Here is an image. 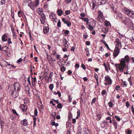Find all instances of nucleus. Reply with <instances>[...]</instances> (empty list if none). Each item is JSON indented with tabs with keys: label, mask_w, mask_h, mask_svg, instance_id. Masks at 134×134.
Segmentation results:
<instances>
[{
	"label": "nucleus",
	"mask_w": 134,
	"mask_h": 134,
	"mask_svg": "<svg viewBox=\"0 0 134 134\" xmlns=\"http://www.w3.org/2000/svg\"><path fill=\"white\" fill-rule=\"evenodd\" d=\"M97 117L98 119V120H99L101 119L100 113L97 114Z\"/></svg>",
	"instance_id": "obj_31"
},
{
	"label": "nucleus",
	"mask_w": 134,
	"mask_h": 134,
	"mask_svg": "<svg viewBox=\"0 0 134 134\" xmlns=\"http://www.w3.org/2000/svg\"><path fill=\"white\" fill-rule=\"evenodd\" d=\"M115 118L116 119V120L118 121H120V118L117 116H115Z\"/></svg>",
	"instance_id": "obj_42"
},
{
	"label": "nucleus",
	"mask_w": 134,
	"mask_h": 134,
	"mask_svg": "<svg viewBox=\"0 0 134 134\" xmlns=\"http://www.w3.org/2000/svg\"><path fill=\"white\" fill-rule=\"evenodd\" d=\"M18 15L20 18L22 17L23 15L21 11H19L18 13Z\"/></svg>",
	"instance_id": "obj_23"
},
{
	"label": "nucleus",
	"mask_w": 134,
	"mask_h": 134,
	"mask_svg": "<svg viewBox=\"0 0 134 134\" xmlns=\"http://www.w3.org/2000/svg\"><path fill=\"white\" fill-rule=\"evenodd\" d=\"M81 67L84 70H85L86 69V67H85V66L84 65V64H81Z\"/></svg>",
	"instance_id": "obj_52"
},
{
	"label": "nucleus",
	"mask_w": 134,
	"mask_h": 134,
	"mask_svg": "<svg viewBox=\"0 0 134 134\" xmlns=\"http://www.w3.org/2000/svg\"><path fill=\"white\" fill-rule=\"evenodd\" d=\"M88 26V28L91 31H93L94 29L93 27L90 25H87Z\"/></svg>",
	"instance_id": "obj_22"
},
{
	"label": "nucleus",
	"mask_w": 134,
	"mask_h": 134,
	"mask_svg": "<svg viewBox=\"0 0 134 134\" xmlns=\"http://www.w3.org/2000/svg\"><path fill=\"white\" fill-rule=\"evenodd\" d=\"M51 124L52 126H55L56 127L58 126L59 125L58 123L56 124L55 122L53 121H51Z\"/></svg>",
	"instance_id": "obj_20"
},
{
	"label": "nucleus",
	"mask_w": 134,
	"mask_h": 134,
	"mask_svg": "<svg viewBox=\"0 0 134 134\" xmlns=\"http://www.w3.org/2000/svg\"><path fill=\"white\" fill-rule=\"evenodd\" d=\"M56 114V113H52V114L51 115V118L52 120H54L55 119V116Z\"/></svg>",
	"instance_id": "obj_19"
},
{
	"label": "nucleus",
	"mask_w": 134,
	"mask_h": 134,
	"mask_svg": "<svg viewBox=\"0 0 134 134\" xmlns=\"http://www.w3.org/2000/svg\"><path fill=\"white\" fill-rule=\"evenodd\" d=\"M53 22H55V23H56L58 21V19H57V18H55L53 19L52 20Z\"/></svg>",
	"instance_id": "obj_53"
},
{
	"label": "nucleus",
	"mask_w": 134,
	"mask_h": 134,
	"mask_svg": "<svg viewBox=\"0 0 134 134\" xmlns=\"http://www.w3.org/2000/svg\"><path fill=\"white\" fill-rule=\"evenodd\" d=\"M77 115H78V116H80V110H77Z\"/></svg>",
	"instance_id": "obj_60"
},
{
	"label": "nucleus",
	"mask_w": 134,
	"mask_h": 134,
	"mask_svg": "<svg viewBox=\"0 0 134 134\" xmlns=\"http://www.w3.org/2000/svg\"><path fill=\"white\" fill-rule=\"evenodd\" d=\"M53 72H50V74L49 75L48 77V79H49V78L51 79L53 75Z\"/></svg>",
	"instance_id": "obj_32"
},
{
	"label": "nucleus",
	"mask_w": 134,
	"mask_h": 134,
	"mask_svg": "<svg viewBox=\"0 0 134 134\" xmlns=\"http://www.w3.org/2000/svg\"><path fill=\"white\" fill-rule=\"evenodd\" d=\"M27 82H28V83H29L30 85H31V82H30V79L29 77L27 79Z\"/></svg>",
	"instance_id": "obj_58"
},
{
	"label": "nucleus",
	"mask_w": 134,
	"mask_h": 134,
	"mask_svg": "<svg viewBox=\"0 0 134 134\" xmlns=\"http://www.w3.org/2000/svg\"><path fill=\"white\" fill-rule=\"evenodd\" d=\"M21 124L23 126H26L28 124V122L27 120L24 119L21 121Z\"/></svg>",
	"instance_id": "obj_10"
},
{
	"label": "nucleus",
	"mask_w": 134,
	"mask_h": 134,
	"mask_svg": "<svg viewBox=\"0 0 134 134\" xmlns=\"http://www.w3.org/2000/svg\"><path fill=\"white\" fill-rule=\"evenodd\" d=\"M63 42L64 43V46L65 47L68 48V45L67 44L68 41L66 40V38H65L63 40Z\"/></svg>",
	"instance_id": "obj_16"
},
{
	"label": "nucleus",
	"mask_w": 134,
	"mask_h": 134,
	"mask_svg": "<svg viewBox=\"0 0 134 134\" xmlns=\"http://www.w3.org/2000/svg\"><path fill=\"white\" fill-rule=\"evenodd\" d=\"M98 15L97 17V20L100 22H102L104 20V18L103 16V14L102 12L99 10L98 12Z\"/></svg>",
	"instance_id": "obj_5"
},
{
	"label": "nucleus",
	"mask_w": 134,
	"mask_h": 134,
	"mask_svg": "<svg viewBox=\"0 0 134 134\" xmlns=\"http://www.w3.org/2000/svg\"><path fill=\"white\" fill-rule=\"evenodd\" d=\"M82 19L84 20V21H86L87 22V24L88 25V19L87 18H82Z\"/></svg>",
	"instance_id": "obj_40"
},
{
	"label": "nucleus",
	"mask_w": 134,
	"mask_h": 134,
	"mask_svg": "<svg viewBox=\"0 0 134 134\" xmlns=\"http://www.w3.org/2000/svg\"><path fill=\"white\" fill-rule=\"evenodd\" d=\"M1 5L4 4L5 3V0H1Z\"/></svg>",
	"instance_id": "obj_39"
},
{
	"label": "nucleus",
	"mask_w": 134,
	"mask_h": 134,
	"mask_svg": "<svg viewBox=\"0 0 134 134\" xmlns=\"http://www.w3.org/2000/svg\"><path fill=\"white\" fill-rule=\"evenodd\" d=\"M57 107H58V108L59 109L61 108L62 107V104L61 103H59L57 105Z\"/></svg>",
	"instance_id": "obj_36"
},
{
	"label": "nucleus",
	"mask_w": 134,
	"mask_h": 134,
	"mask_svg": "<svg viewBox=\"0 0 134 134\" xmlns=\"http://www.w3.org/2000/svg\"><path fill=\"white\" fill-rule=\"evenodd\" d=\"M35 2L36 7L39 4V0H35Z\"/></svg>",
	"instance_id": "obj_37"
},
{
	"label": "nucleus",
	"mask_w": 134,
	"mask_h": 134,
	"mask_svg": "<svg viewBox=\"0 0 134 134\" xmlns=\"http://www.w3.org/2000/svg\"><path fill=\"white\" fill-rule=\"evenodd\" d=\"M84 130V131H85V133H86L87 134H89L90 132H89V131L88 130V129L86 128H84L83 129Z\"/></svg>",
	"instance_id": "obj_25"
},
{
	"label": "nucleus",
	"mask_w": 134,
	"mask_h": 134,
	"mask_svg": "<svg viewBox=\"0 0 134 134\" xmlns=\"http://www.w3.org/2000/svg\"><path fill=\"white\" fill-rule=\"evenodd\" d=\"M105 82L104 83L106 86L111 85L112 82V80L108 76H106L105 77Z\"/></svg>",
	"instance_id": "obj_6"
},
{
	"label": "nucleus",
	"mask_w": 134,
	"mask_h": 134,
	"mask_svg": "<svg viewBox=\"0 0 134 134\" xmlns=\"http://www.w3.org/2000/svg\"><path fill=\"white\" fill-rule=\"evenodd\" d=\"M104 66L105 67V70H107V71H108V68H107V67L106 64H105V63H104Z\"/></svg>",
	"instance_id": "obj_59"
},
{
	"label": "nucleus",
	"mask_w": 134,
	"mask_h": 134,
	"mask_svg": "<svg viewBox=\"0 0 134 134\" xmlns=\"http://www.w3.org/2000/svg\"><path fill=\"white\" fill-rule=\"evenodd\" d=\"M37 11L38 14L41 15H44L43 14V12L42 11V8H40L38 9Z\"/></svg>",
	"instance_id": "obj_14"
},
{
	"label": "nucleus",
	"mask_w": 134,
	"mask_h": 134,
	"mask_svg": "<svg viewBox=\"0 0 134 134\" xmlns=\"http://www.w3.org/2000/svg\"><path fill=\"white\" fill-rule=\"evenodd\" d=\"M125 13L130 17H134V11L130 10L127 8L124 9Z\"/></svg>",
	"instance_id": "obj_4"
},
{
	"label": "nucleus",
	"mask_w": 134,
	"mask_h": 134,
	"mask_svg": "<svg viewBox=\"0 0 134 134\" xmlns=\"http://www.w3.org/2000/svg\"><path fill=\"white\" fill-rule=\"evenodd\" d=\"M7 42H8V44H10L12 43V42L10 40V38H9L8 39Z\"/></svg>",
	"instance_id": "obj_46"
},
{
	"label": "nucleus",
	"mask_w": 134,
	"mask_h": 134,
	"mask_svg": "<svg viewBox=\"0 0 134 134\" xmlns=\"http://www.w3.org/2000/svg\"><path fill=\"white\" fill-rule=\"evenodd\" d=\"M49 31V28L48 27L46 26L44 28L43 32L44 34L47 33Z\"/></svg>",
	"instance_id": "obj_15"
},
{
	"label": "nucleus",
	"mask_w": 134,
	"mask_h": 134,
	"mask_svg": "<svg viewBox=\"0 0 134 134\" xmlns=\"http://www.w3.org/2000/svg\"><path fill=\"white\" fill-rule=\"evenodd\" d=\"M128 80L129 81L130 84L131 86H132V82L131 80V77H130L128 78Z\"/></svg>",
	"instance_id": "obj_26"
},
{
	"label": "nucleus",
	"mask_w": 134,
	"mask_h": 134,
	"mask_svg": "<svg viewBox=\"0 0 134 134\" xmlns=\"http://www.w3.org/2000/svg\"><path fill=\"white\" fill-rule=\"evenodd\" d=\"M96 98H94L93 99H92L91 103V104L93 105V104L94 103H95L96 100Z\"/></svg>",
	"instance_id": "obj_34"
},
{
	"label": "nucleus",
	"mask_w": 134,
	"mask_h": 134,
	"mask_svg": "<svg viewBox=\"0 0 134 134\" xmlns=\"http://www.w3.org/2000/svg\"><path fill=\"white\" fill-rule=\"evenodd\" d=\"M116 16L117 17H119V18H120L121 19L122 18V17L123 16L122 14L121 13H118L116 14Z\"/></svg>",
	"instance_id": "obj_21"
},
{
	"label": "nucleus",
	"mask_w": 134,
	"mask_h": 134,
	"mask_svg": "<svg viewBox=\"0 0 134 134\" xmlns=\"http://www.w3.org/2000/svg\"><path fill=\"white\" fill-rule=\"evenodd\" d=\"M8 48V47H6V46H5L4 47H3L2 48L4 49H3L2 50L3 51H4L6 52V50Z\"/></svg>",
	"instance_id": "obj_44"
},
{
	"label": "nucleus",
	"mask_w": 134,
	"mask_h": 134,
	"mask_svg": "<svg viewBox=\"0 0 134 134\" xmlns=\"http://www.w3.org/2000/svg\"><path fill=\"white\" fill-rule=\"evenodd\" d=\"M121 20L125 25H128L129 23H130L133 24V23L131 21L130 19L125 16H123L122 18L121 19Z\"/></svg>",
	"instance_id": "obj_2"
},
{
	"label": "nucleus",
	"mask_w": 134,
	"mask_h": 134,
	"mask_svg": "<svg viewBox=\"0 0 134 134\" xmlns=\"http://www.w3.org/2000/svg\"><path fill=\"white\" fill-rule=\"evenodd\" d=\"M32 83L33 85L34 84V83H35V81L36 80V78L35 77L34 78L32 77Z\"/></svg>",
	"instance_id": "obj_28"
},
{
	"label": "nucleus",
	"mask_w": 134,
	"mask_h": 134,
	"mask_svg": "<svg viewBox=\"0 0 134 134\" xmlns=\"http://www.w3.org/2000/svg\"><path fill=\"white\" fill-rule=\"evenodd\" d=\"M70 13V11L69 10H66L65 11V14L68 15Z\"/></svg>",
	"instance_id": "obj_55"
},
{
	"label": "nucleus",
	"mask_w": 134,
	"mask_h": 134,
	"mask_svg": "<svg viewBox=\"0 0 134 134\" xmlns=\"http://www.w3.org/2000/svg\"><path fill=\"white\" fill-rule=\"evenodd\" d=\"M57 13L59 16H61L63 14V11L62 10L58 9L57 10Z\"/></svg>",
	"instance_id": "obj_18"
},
{
	"label": "nucleus",
	"mask_w": 134,
	"mask_h": 134,
	"mask_svg": "<svg viewBox=\"0 0 134 134\" xmlns=\"http://www.w3.org/2000/svg\"><path fill=\"white\" fill-rule=\"evenodd\" d=\"M25 90L26 91L28 92H29L30 88L28 86H27L26 87Z\"/></svg>",
	"instance_id": "obj_45"
},
{
	"label": "nucleus",
	"mask_w": 134,
	"mask_h": 134,
	"mask_svg": "<svg viewBox=\"0 0 134 134\" xmlns=\"http://www.w3.org/2000/svg\"><path fill=\"white\" fill-rule=\"evenodd\" d=\"M37 110L36 109H35L34 111V115L36 116H37Z\"/></svg>",
	"instance_id": "obj_41"
},
{
	"label": "nucleus",
	"mask_w": 134,
	"mask_h": 134,
	"mask_svg": "<svg viewBox=\"0 0 134 134\" xmlns=\"http://www.w3.org/2000/svg\"><path fill=\"white\" fill-rule=\"evenodd\" d=\"M126 105L127 107H128L130 106V104L128 102H127L126 103Z\"/></svg>",
	"instance_id": "obj_48"
},
{
	"label": "nucleus",
	"mask_w": 134,
	"mask_h": 134,
	"mask_svg": "<svg viewBox=\"0 0 134 134\" xmlns=\"http://www.w3.org/2000/svg\"><path fill=\"white\" fill-rule=\"evenodd\" d=\"M69 31L68 30H66L64 32V33L66 34H68L69 33Z\"/></svg>",
	"instance_id": "obj_63"
},
{
	"label": "nucleus",
	"mask_w": 134,
	"mask_h": 134,
	"mask_svg": "<svg viewBox=\"0 0 134 134\" xmlns=\"http://www.w3.org/2000/svg\"><path fill=\"white\" fill-rule=\"evenodd\" d=\"M123 87H126L127 86V84L126 83V82L124 81L123 82Z\"/></svg>",
	"instance_id": "obj_51"
},
{
	"label": "nucleus",
	"mask_w": 134,
	"mask_h": 134,
	"mask_svg": "<svg viewBox=\"0 0 134 134\" xmlns=\"http://www.w3.org/2000/svg\"><path fill=\"white\" fill-rule=\"evenodd\" d=\"M57 25L58 27H61V22L60 20H59L58 23H57Z\"/></svg>",
	"instance_id": "obj_38"
},
{
	"label": "nucleus",
	"mask_w": 134,
	"mask_h": 134,
	"mask_svg": "<svg viewBox=\"0 0 134 134\" xmlns=\"http://www.w3.org/2000/svg\"><path fill=\"white\" fill-rule=\"evenodd\" d=\"M23 60L21 58L19 59V60H17V62L18 63H19L21 62H22Z\"/></svg>",
	"instance_id": "obj_49"
},
{
	"label": "nucleus",
	"mask_w": 134,
	"mask_h": 134,
	"mask_svg": "<svg viewBox=\"0 0 134 134\" xmlns=\"http://www.w3.org/2000/svg\"><path fill=\"white\" fill-rule=\"evenodd\" d=\"M113 125L115 126V129H116L117 128L118 125L116 121L114 122H113Z\"/></svg>",
	"instance_id": "obj_35"
},
{
	"label": "nucleus",
	"mask_w": 134,
	"mask_h": 134,
	"mask_svg": "<svg viewBox=\"0 0 134 134\" xmlns=\"http://www.w3.org/2000/svg\"><path fill=\"white\" fill-rule=\"evenodd\" d=\"M113 53L114 57H116L119 54L120 52V49L118 47H116Z\"/></svg>",
	"instance_id": "obj_8"
},
{
	"label": "nucleus",
	"mask_w": 134,
	"mask_h": 134,
	"mask_svg": "<svg viewBox=\"0 0 134 134\" xmlns=\"http://www.w3.org/2000/svg\"><path fill=\"white\" fill-rule=\"evenodd\" d=\"M10 89L19 92L20 90V86L19 83L15 82L11 86Z\"/></svg>",
	"instance_id": "obj_3"
},
{
	"label": "nucleus",
	"mask_w": 134,
	"mask_h": 134,
	"mask_svg": "<svg viewBox=\"0 0 134 134\" xmlns=\"http://www.w3.org/2000/svg\"><path fill=\"white\" fill-rule=\"evenodd\" d=\"M120 87L119 85H117L115 87V89L116 90H119V89Z\"/></svg>",
	"instance_id": "obj_54"
},
{
	"label": "nucleus",
	"mask_w": 134,
	"mask_h": 134,
	"mask_svg": "<svg viewBox=\"0 0 134 134\" xmlns=\"http://www.w3.org/2000/svg\"><path fill=\"white\" fill-rule=\"evenodd\" d=\"M12 111L15 114H16V115L18 116V114L16 113V110H15L13 109L12 110Z\"/></svg>",
	"instance_id": "obj_43"
},
{
	"label": "nucleus",
	"mask_w": 134,
	"mask_h": 134,
	"mask_svg": "<svg viewBox=\"0 0 134 134\" xmlns=\"http://www.w3.org/2000/svg\"><path fill=\"white\" fill-rule=\"evenodd\" d=\"M131 108V110L132 112L133 113V114L134 115V108L133 107V106H132Z\"/></svg>",
	"instance_id": "obj_64"
},
{
	"label": "nucleus",
	"mask_w": 134,
	"mask_h": 134,
	"mask_svg": "<svg viewBox=\"0 0 134 134\" xmlns=\"http://www.w3.org/2000/svg\"><path fill=\"white\" fill-rule=\"evenodd\" d=\"M106 93V91L104 90H103L102 92V93L103 95H105Z\"/></svg>",
	"instance_id": "obj_47"
},
{
	"label": "nucleus",
	"mask_w": 134,
	"mask_h": 134,
	"mask_svg": "<svg viewBox=\"0 0 134 134\" xmlns=\"http://www.w3.org/2000/svg\"><path fill=\"white\" fill-rule=\"evenodd\" d=\"M105 45L106 47L107 48L109 49V50H110V49L108 45L107 44V43H105Z\"/></svg>",
	"instance_id": "obj_56"
},
{
	"label": "nucleus",
	"mask_w": 134,
	"mask_h": 134,
	"mask_svg": "<svg viewBox=\"0 0 134 134\" xmlns=\"http://www.w3.org/2000/svg\"><path fill=\"white\" fill-rule=\"evenodd\" d=\"M107 1L106 0H101L100 2V4H104L106 3Z\"/></svg>",
	"instance_id": "obj_29"
},
{
	"label": "nucleus",
	"mask_w": 134,
	"mask_h": 134,
	"mask_svg": "<svg viewBox=\"0 0 134 134\" xmlns=\"http://www.w3.org/2000/svg\"><path fill=\"white\" fill-rule=\"evenodd\" d=\"M23 111H26L27 107V106L26 105L23 104L20 107Z\"/></svg>",
	"instance_id": "obj_11"
},
{
	"label": "nucleus",
	"mask_w": 134,
	"mask_h": 134,
	"mask_svg": "<svg viewBox=\"0 0 134 134\" xmlns=\"http://www.w3.org/2000/svg\"><path fill=\"white\" fill-rule=\"evenodd\" d=\"M65 70V68L64 66H62L60 68V70L64 72Z\"/></svg>",
	"instance_id": "obj_33"
},
{
	"label": "nucleus",
	"mask_w": 134,
	"mask_h": 134,
	"mask_svg": "<svg viewBox=\"0 0 134 134\" xmlns=\"http://www.w3.org/2000/svg\"><path fill=\"white\" fill-rule=\"evenodd\" d=\"M115 42V45L117 46L121 47V43L119 38H116V39Z\"/></svg>",
	"instance_id": "obj_9"
},
{
	"label": "nucleus",
	"mask_w": 134,
	"mask_h": 134,
	"mask_svg": "<svg viewBox=\"0 0 134 134\" xmlns=\"http://www.w3.org/2000/svg\"><path fill=\"white\" fill-rule=\"evenodd\" d=\"M109 107H110L112 108L113 106V104L111 101H110L108 103Z\"/></svg>",
	"instance_id": "obj_30"
},
{
	"label": "nucleus",
	"mask_w": 134,
	"mask_h": 134,
	"mask_svg": "<svg viewBox=\"0 0 134 134\" xmlns=\"http://www.w3.org/2000/svg\"><path fill=\"white\" fill-rule=\"evenodd\" d=\"M66 24H67V26L68 27L69 26L71 25V23H70V22L69 21H68V22Z\"/></svg>",
	"instance_id": "obj_50"
},
{
	"label": "nucleus",
	"mask_w": 134,
	"mask_h": 134,
	"mask_svg": "<svg viewBox=\"0 0 134 134\" xmlns=\"http://www.w3.org/2000/svg\"><path fill=\"white\" fill-rule=\"evenodd\" d=\"M45 16L44 15H41L40 18V21L42 24H43L45 22Z\"/></svg>",
	"instance_id": "obj_12"
},
{
	"label": "nucleus",
	"mask_w": 134,
	"mask_h": 134,
	"mask_svg": "<svg viewBox=\"0 0 134 134\" xmlns=\"http://www.w3.org/2000/svg\"><path fill=\"white\" fill-rule=\"evenodd\" d=\"M54 87V85L53 84H50L49 86V88L51 90H52Z\"/></svg>",
	"instance_id": "obj_27"
},
{
	"label": "nucleus",
	"mask_w": 134,
	"mask_h": 134,
	"mask_svg": "<svg viewBox=\"0 0 134 134\" xmlns=\"http://www.w3.org/2000/svg\"><path fill=\"white\" fill-rule=\"evenodd\" d=\"M72 72L70 70H69L68 71V74L69 75L71 74H72Z\"/></svg>",
	"instance_id": "obj_62"
},
{
	"label": "nucleus",
	"mask_w": 134,
	"mask_h": 134,
	"mask_svg": "<svg viewBox=\"0 0 134 134\" xmlns=\"http://www.w3.org/2000/svg\"><path fill=\"white\" fill-rule=\"evenodd\" d=\"M49 17L50 19L52 21L56 17L55 14L53 13H52L51 15H50Z\"/></svg>",
	"instance_id": "obj_17"
},
{
	"label": "nucleus",
	"mask_w": 134,
	"mask_h": 134,
	"mask_svg": "<svg viewBox=\"0 0 134 134\" xmlns=\"http://www.w3.org/2000/svg\"><path fill=\"white\" fill-rule=\"evenodd\" d=\"M18 91L11 89H10L9 92V93L11 94L12 96L14 98H15L18 96Z\"/></svg>",
	"instance_id": "obj_7"
},
{
	"label": "nucleus",
	"mask_w": 134,
	"mask_h": 134,
	"mask_svg": "<svg viewBox=\"0 0 134 134\" xmlns=\"http://www.w3.org/2000/svg\"><path fill=\"white\" fill-rule=\"evenodd\" d=\"M72 0H66V3L67 4H68L69 3H70Z\"/></svg>",
	"instance_id": "obj_57"
},
{
	"label": "nucleus",
	"mask_w": 134,
	"mask_h": 134,
	"mask_svg": "<svg viewBox=\"0 0 134 134\" xmlns=\"http://www.w3.org/2000/svg\"><path fill=\"white\" fill-rule=\"evenodd\" d=\"M105 25L107 26H108L110 25V22L108 21H105L104 22Z\"/></svg>",
	"instance_id": "obj_24"
},
{
	"label": "nucleus",
	"mask_w": 134,
	"mask_h": 134,
	"mask_svg": "<svg viewBox=\"0 0 134 134\" xmlns=\"http://www.w3.org/2000/svg\"><path fill=\"white\" fill-rule=\"evenodd\" d=\"M7 34H4L2 37V40L3 41H7Z\"/></svg>",
	"instance_id": "obj_13"
},
{
	"label": "nucleus",
	"mask_w": 134,
	"mask_h": 134,
	"mask_svg": "<svg viewBox=\"0 0 134 134\" xmlns=\"http://www.w3.org/2000/svg\"><path fill=\"white\" fill-rule=\"evenodd\" d=\"M129 57L127 55L125 56L124 58H123L121 59L120 63L118 64L119 65V68L121 71L122 72L123 71L126 66L125 61L129 62Z\"/></svg>",
	"instance_id": "obj_1"
},
{
	"label": "nucleus",
	"mask_w": 134,
	"mask_h": 134,
	"mask_svg": "<svg viewBox=\"0 0 134 134\" xmlns=\"http://www.w3.org/2000/svg\"><path fill=\"white\" fill-rule=\"evenodd\" d=\"M127 134H131V132L129 130H128L127 131Z\"/></svg>",
	"instance_id": "obj_61"
}]
</instances>
